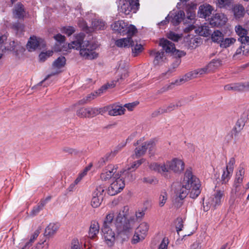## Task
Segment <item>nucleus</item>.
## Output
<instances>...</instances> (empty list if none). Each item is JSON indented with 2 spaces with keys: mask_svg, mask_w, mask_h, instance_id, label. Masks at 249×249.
<instances>
[{
  "mask_svg": "<svg viewBox=\"0 0 249 249\" xmlns=\"http://www.w3.org/2000/svg\"><path fill=\"white\" fill-rule=\"evenodd\" d=\"M117 165H108L101 174L102 180L107 181L111 179V183L108 188L107 193L110 196H114L120 193L124 187L122 171L118 170Z\"/></svg>",
  "mask_w": 249,
  "mask_h": 249,
  "instance_id": "1",
  "label": "nucleus"
},
{
  "mask_svg": "<svg viewBox=\"0 0 249 249\" xmlns=\"http://www.w3.org/2000/svg\"><path fill=\"white\" fill-rule=\"evenodd\" d=\"M200 187L198 178L193 174L191 169H187L182 181V187L179 191V197L183 199L189 195L192 198H196L200 193Z\"/></svg>",
  "mask_w": 249,
  "mask_h": 249,
  "instance_id": "2",
  "label": "nucleus"
},
{
  "mask_svg": "<svg viewBox=\"0 0 249 249\" xmlns=\"http://www.w3.org/2000/svg\"><path fill=\"white\" fill-rule=\"evenodd\" d=\"M135 219L129 215V207H123L118 213L115 220V226L119 233L131 232L135 226Z\"/></svg>",
  "mask_w": 249,
  "mask_h": 249,
  "instance_id": "3",
  "label": "nucleus"
},
{
  "mask_svg": "<svg viewBox=\"0 0 249 249\" xmlns=\"http://www.w3.org/2000/svg\"><path fill=\"white\" fill-rule=\"evenodd\" d=\"M98 47V45L96 43L85 41L83 43L81 49H80V54L85 59H96L98 57V53L96 52Z\"/></svg>",
  "mask_w": 249,
  "mask_h": 249,
  "instance_id": "4",
  "label": "nucleus"
},
{
  "mask_svg": "<svg viewBox=\"0 0 249 249\" xmlns=\"http://www.w3.org/2000/svg\"><path fill=\"white\" fill-rule=\"evenodd\" d=\"M136 146L134 150V154L136 157L138 158L144 155L148 150L150 153L153 151L155 147V143L152 141L143 142L140 139L135 144Z\"/></svg>",
  "mask_w": 249,
  "mask_h": 249,
  "instance_id": "5",
  "label": "nucleus"
},
{
  "mask_svg": "<svg viewBox=\"0 0 249 249\" xmlns=\"http://www.w3.org/2000/svg\"><path fill=\"white\" fill-rule=\"evenodd\" d=\"M139 0H121L120 1L118 9L120 12L127 15L132 11L136 13L139 8Z\"/></svg>",
  "mask_w": 249,
  "mask_h": 249,
  "instance_id": "6",
  "label": "nucleus"
},
{
  "mask_svg": "<svg viewBox=\"0 0 249 249\" xmlns=\"http://www.w3.org/2000/svg\"><path fill=\"white\" fill-rule=\"evenodd\" d=\"M149 229V225L146 222L141 223L135 229V233L132 239L133 244H136L143 240L146 236Z\"/></svg>",
  "mask_w": 249,
  "mask_h": 249,
  "instance_id": "7",
  "label": "nucleus"
},
{
  "mask_svg": "<svg viewBox=\"0 0 249 249\" xmlns=\"http://www.w3.org/2000/svg\"><path fill=\"white\" fill-rule=\"evenodd\" d=\"M166 172L170 170L173 171L175 173H181L184 169L185 164L183 161L179 159L174 158L171 160H167L165 162Z\"/></svg>",
  "mask_w": 249,
  "mask_h": 249,
  "instance_id": "8",
  "label": "nucleus"
},
{
  "mask_svg": "<svg viewBox=\"0 0 249 249\" xmlns=\"http://www.w3.org/2000/svg\"><path fill=\"white\" fill-rule=\"evenodd\" d=\"M101 108L97 107H81L76 111V114L81 118L94 117L101 112Z\"/></svg>",
  "mask_w": 249,
  "mask_h": 249,
  "instance_id": "9",
  "label": "nucleus"
},
{
  "mask_svg": "<svg viewBox=\"0 0 249 249\" xmlns=\"http://www.w3.org/2000/svg\"><path fill=\"white\" fill-rule=\"evenodd\" d=\"M102 231L106 244L109 247H112L115 241V234L112 228L110 226L103 227Z\"/></svg>",
  "mask_w": 249,
  "mask_h": 249,
  "instance_id": "10",
  "label": "nucleus"
},
{
  "mask_svg": "<svg viewBox=\"0 0 249 249\" xmlns=\"http://www.w3.org/2000/svg\"><path fill=\"white\" fill-rule=\"evenodd\" d=\"M108 114L111 116L122 115L124 114L125 109L119 103L110 105L106 107Z\"/></svg>",
  "mask_w": 249,
  "mask_h": 249,
  "instance_id": "11",
  "label": "nucleus"
},
{
  "mask_svg": "<svg viewBox=\"0 0 249 249\" xmlns=\"http://www.w3.org/2000/svg\"><path fill=\"white\" fill-rule=\"evenodd\" d=\"M109 85L103 86L100 89L94 92L91 93L87 95L85 97H84L82 99L79 101V104H85L90 102L91 101L100 96L101 93L103 92V91L108 88Z\"/></svg>",
  "mask_w": 249,
  "mask_h": 249,
  "instance_id": "12",
  "label": "nucleus"
},
{
  "mask_svg": "<svg viewBox=\"0 0 249 249\" xmlns=\"http://www.w3.org/2000/svg\"><path fill=\"white\" fill-rule=\"evenodd\" d=\"M224 196V190H217L215 191L213 196L210 199L209 202L211 203V205L213 207L215 208L221 204Z\"/></svg>",
  "mask_w": 249,
  "mask_h": 249,
  "instance_id": "13",
  "label": "nucleus"
},
{
  "mask_svg": "<svg viewBox=\"0 0 249 249\" xmlns=\"http://www.w3.org/2000/svg\"><path fill=\"white\" fill-rule=\"evenodd\" d=\"M227 18L222 13L216 14L210 20V24L213 26H221L227 22Z\"/></svg>",
  "mask_w": 249,
  "mask_h": 249,
  "instance_id": "14",
  "label": "nucleus"
},
{
  "mask_svg": "<svg viewBox=\"0 0 249 249\" xmlns=\"http://www.w3.org/2000/svg\"><path fill=\"white\" fill-rule=\"evenodd\" d=\"M235 30L239 36L238 40L241 43L249 44V36H247L248 31L241 25L236 26Z\"/></svg>",
  "mask_w": 249,
  "mask_h": 249,
  "instance_id": "15",
  "label": "nucleus"
},
{
  "mask_svg": "<svg viewBox=\"0 0 249 249\" xmlns=\"http://www.w3.org/2000/svg\"><path fill=\"white\" fill-rule=\"evenodd\" d=\"M84 39V35L83 34H79L75 36V40L72 41L71 43L68 44V48L70 49H74L78 50L81 49L82 46Z\"/></svg>",
  "mask_w": 249,
  "mask_h": 249,
  "instance_id": "16",
  "label": "nucleus"
},
{
  "mask_svg": "<svg viewBox=\"0 0 249 249\" xmlns=\"http://www.w3.org/2000/svg\"><path fill=\"white\" fill-rule=\"evenodd\" d=\"M150 54L154 56L153 63L155 66L162 65L166 59L163 52L156 51L154 50L151 51Z\"/></svg>",
  "mask_w": 249,
  "mask_h": 249,
  "instance_id": "17",
  "label": "nucleus"
},
{
  "mask_svg": "<svg viewBox=\"0 0 249 249\" xmlns=\"http://www.w3.org/2000/svg\"><path fill=\"white\" fill-rule=\"evenodd\" d=\"M159 45L163 48L166 53H173L176 49L174 43L164 38L160 40Z\"/></svg>",
  "mask_w": 249,
  "mask_h": 249,
  "instance_id": "18",
  "label": "nucleus"
},
{
  "mask_svg": "<svg viewBox=\"0 0 249 249\" xmlns=\"http://www.w3.org/2000/svg\"><path fill=\"white\" fill-rule=\"evenodd\" d=\"M126 23L123 20L115 22L111 25L112 30L121 35L124 36V30H126Z\"/></svg>",
  "mask_w": 249,
  "mask_h": 249,
  "instance_id": "19",
  "label": "nucleus"
},
{
  "mask_svg": "<svg viewBox=\"0 0 249 249\" xmlns=\"http://www.w3.org/2000/svg\"><path fill=\"white\" fill-rule=\"evenodd\" d=\"M134 42L130 37L123 38L115 41V44L120 48H127L130 46L133 47Z\"/></svg>",
  "mask_w": 249,
  "mask_h": 249,
  "instance_id": "20",
  "label": "nucleus"
},
{
  "mask_svg": "<svg viewBox=\"0 0 249 249\" xmlns=\"http://www.w3.org/2000/svg\"><path fill=\"white\" fill-rule=\"evenodd\" d=\"M213 10L212 7L209 4L200 5L198 10L199 17L201 18H206L211 14Z\"/></svg>",
  "mask_w": 249,
  "mask_h": 249,
  "instance_id": "21",
  "label": "nucleus"
},
{
  "mask_svg": "<svg viewBox=\"0 0 249 249\" xmlns=\"http://www.w3.org/2000/svg\"><path fill=\"white\" fill-rule=\"evenodd\" d=\"M59 228V225L57 224L50 223L46 228L44 235L46 236L51 237L53 236Z\"/></svg>",
  "mask_w": 249,
  "mask_h": 249,
  "instance_id": "22",
  "label": "nucleus"
},
{
  "mask_svg": "<svg viewBox=\"0 0 249 249\" xmlns=\"http://www.w3.org/2000/svg\"><path fill=\"white\" fill-rule=\"evenodd\" d=\"M99 225L97 222L93 221L91 222L89 232V235L90 238H94L99 232Z\"/></svg>",
  "mask_w": 249,
  "mask_h": 249,
  "instance_id": "23",
  "label": "nucleus"
},
{
  "mask_svg": "<svg viewBox=\"0 0 249 249\" xmlns=\"http://www.w3.org/2000/svg\"><path fill=\"white\" fill-rule=\"evenodd\" d=\"M149 168L154 171H157L160 173H166L167 171L165 167V162L160 164L158 163L153 162L149 165Z\"/></svg>",
  "mask_w": 249,
  "mask_h": 249,
  "instance_id": "24",
  "label": "nucleus"
},
{
  "mask_svg": "<svg viewBox=\"0 0 249 249\" xmlns=\"http://www.w3.org/2000/svg\"><path fill=\"white\" fill-rule=\"evenodd\" d=\"M39 45V40L36 36L30 37L27 44V48L29 51H35Z\"/></svg>",
  "mask_w": 249,
  "mask_h": 249,
  "instance_id": "25",
  "label": "nucleus"
},
{
  "mask_svg": "<svg viewBox=\"0 0 249 249\" xmlns=\"http://www.w3.org/2000/svg\"><path fill=\"white\" fill-rule=\"evenodd\" d=\"M170 16L172 18L171 22L173 25H176L181 22L185 16V14L183 11L179 10L174 15L173 17L171 15Z\"/></svg>",
  "mask_w": 249,
  "mask_h": 249,
  "instance_id": "26",
  "label": "nucleus"
},
{
  "mask_svg": "<svg viewBox=\"0 0 249 249\" xmlns=\"http://www.w3.org/2000/svg\"><path fill=\"white\" fill-rule=\"evenodd\" d=\"M92 27L96 30H104L106 28V24L103 20L96 18L92 21Z\"/></svg>",
  "mask_w": 249,
  "mask_h": 249,
  "instance_id": "27",
  "label": "nucleus"
},
{
  "mask_svg": "<svg viewBox=\"0 0 249 249\" xmlns=\"http://www.w3.org/2000/svg\"><path fill=\"white\" fill-rule=\"evenodd\" d=\"M222 65V61L219 59H213L206 66L210 72L213 71Z\"/></svg>",
  "mask_w": 249,
  "mask_h": 249,
  "instance_id": "28",
  "label": "nucleus"
},
{
  "mask_svg": "<svg viewBox=\"0 0 249 249\" xmlns=\"http://www.w3.org/2000/svg\"><path fill=\"white\" fill-rule=\"evenodd\" d=\"M245 171L243 167H239L235 175L234 183L242 185Z\"/></svg>",
  "mask_w": 249,
  "mask_h": 249,
  "instance_id": "29",
  "label": "nucleus"
},
{
  "mask_svg": "<svg viewBox=\"0 0 249 249\" xmlns=\"http://www.w3.org/2000/svg\"><path fill=\"white\" fill-rule=\"evenodd\" d=\"M196 33L200 36H208L210 35V30L206 24H204L200 27H198L196 30Z\"/></svg>",
  "mask_w": 249,
  "mask_h": 249,
  "instance_id": "30",
  "label": "nucleus"
},
{
  "mask_svg": "<svg viewBox=\"0 0 249 249\" xmlns=\"http://www.w3.org/2000/svg\"><path fill=\"white\" fill-rule=\"evenodd\" d=\"M233 12L236 18H240L245 14V9L241 5H236L233 8Z\"/></svg>",
  "mask_w": 249,
  "mask_h": 249,
  "instance_id": "31",
  "label": "nucleus"
},
{
  "mask_svg": "<svg viewBox=\"0 0 249 249\" xmlns=\"http://www.w3.org/2000/svg\"><path fill=\"white\" fill-rule=\"evenodd\" d=\"M66 63V59L64 56L59 57L55 60L53 64V69L58 70L64 66Z\"/></svg>",
  "mask_w": 249,
  "mask_h": 249,
  "instance_id": "32",
  "label": "nucleus"
},
{
  "mask_svg": "<svg viewBox=\"0 0 249 249\" xmlns=\"http://www.w3.org/2000/svg\"><path fill=\"white\" fill-rule=\"evenodd\" d=\"M185 79V77L184 76H183L182 77L180 78L179 79L176 80L174 82H172L169 85L165 86L163 88L162 91H165L168 89H172L174 85L179 86V85H181V84L187 82V81Z\"/></svg>",
  "mask_w": 249,
  "mask_h": 249,
  "instance_id": "33",
  "label": "nucleus"
},
{
  "mask_svg": "<svg viewBox=\"0 0 249 249\" xmlns=\"http://www.w3.org/2000/svg\"><path fill=\"white\" fill-rule=\"evenodd\" d=\"M114 212L112 211L108 213L104 221L103 227H109L112 225V222L114 218Z\"/></svg>",
  "mask_w": 249,
  "mask_h": 249,
  "instance_id": "34",
  "label": "nucleus"
},
{
  "mask_svg": "<svg viewBox=\"0 0 249 249\" xmlns=\"http://www.w3.org/2000/svg\"><path fill=\"white\" fill-rule=\"evenodd\" d=\"M117 72L118 73V76L119 77L117 79V81L119 82H121L128 76V70L126 68H123L119 67Z\"/></svg>",
  "mask_w": 249,
  "mask_h": 249,
  "instance_id": "35",
  "label": "nucleus"
},
{
  "mask_svg": "<svg viewBox=\"0 0 249 249\" xmlns=\"http://www.w3.org/2000/svg\"><path fill=\"white\" fill-rule=\"evenodd\" d=\"M232 172L233 171H231V170H229L226 168L223 170V174L221 176V182L222 184H226L229 182Z\"/></svg>",
  "mask_w": 249,
  "mask_h": 249,
  "instance_id": "36",
  "label": "nucleus"
},
{
  "mask_svg": "<svg viewBox=\"0 0 249 249\" xmlns=\"http://www.w3.org/2000/svg\"><path fill=\"white\" fill-rule=\"evenodd\" d=\"M224 37V35L218 30L214 31L211 35V38L213 42L217 43H221Z\"/></svg>",
  "mask_w": 249,
  "mask_h": 249,
  "instance_id": "37",
  "label": "nucleus"
},
{
  "mask_svg": "<svg viewBox=\"0 0 249 249\" xmlns=\"http://www.w3.org/2000/svg\"><path fill=\"white\" fill-rule=\"evenodd\" d=\"M15 16L17 18H22L24 17V11L23 6L21 4H18L15 8L14 12Z\"/></svg>",
  "mask_w": 249,
  "mask_h": 249,
  "instance_id": "38",
  "label": "nucleus"
},
{
  "mask_svg": "<svg viewBox=\"0 0 249 249\" xmlns=\"http://www.w3.org/2000/svg\"><path fill=\"white\" fill-rule=\"evenodd\" d=\"M235 91H246L249 90V82L234 83Z\"/></svg>",
  "mask_w": 249,
  "mask_h": 249,
  "instance_id": "39",
  "label": "nucleus"
},
{
  "mask_svg": "<svg viewBox=\"0 0 249 249\" xmlns=\"http://www.w3.org/2000/svg\"><path fill=\"white\" fill-rule=\"evenodd\" d=\"M242 53L245 55L249 53V44L241 43V46L236 50L235 55L240 54Z\"/></svg>",
  "mask_w": 249,
  "mask_h": 249,
  "instance_id": "40",
  "label": "nucleus"
},
{
  "mask_svg": "<svg viewBox=\"0 0 249 249\" xmlns=\"http://www.w3.org/2000/svg\"><path fill=\"white\" fill-rule=\"evenodd\" d=\"M126 28L124 32V35H127L128 37L131 38L137 32V28L133 25H128L126 23Z\"/></svg>",
  "mask_w": 249,
  "mask_h": 249,
  "instance_id": "41",
  "label": "nucleus"
},
{
  "mask_svg": "<svg viewBox=\"0 0 249 249\" xmlns=\"http://www.w3.org/2000/svg\"><path fill=\"white\" fill-rule=\"evenodd\" d=\"M236 41L234 38H226L222 40L220 44V46L222 48H227L231 45L233 44Z\"/></svg>",
  "mask_w": 249,
  "mask_h": 249,
  "instance_id": "42",
  "label": "nucleus"
},
{
  "mask_svg": "<svg viewBox=\"0 0 249 249\" xmlns=\"http://www.w3.org/2000/svg\"><path fill=\"white\" fill-rule=\"evenodd\" d=\"M168 195L165 191H161L159 198L158 205L159 207H162L166 202Z\"/></svg>",
  "mask_w": 249,
  "mask_h": 249,
  "instance_id": "43",
  "label": "nucleus"
},
{
  "mask_svg": "<svg viewBox=\"0 0 249 249\" xmlns=\"http://www.w3.org/2000/svg\"><path fill=\"white\" fill-rule=\"evenodd\" d=\"M103 196H97L93 195V196L91 201V205L93 208H97L100 206L101 203V202L103 200Z\"/></svg>",
  "mask_w": 249,
  "mask_h": 249,
  "instance_id": "44",
  "label": "nucleus"
},
{
  "mask_svg": "<svg viewBox=\"0 0 249 249\" xmlns=\"http://www.w3.org/2000/svg\"><path fill=\"white\" fill-rule=\"evenodd\" d=\"M246 118H240L239 119L234 126V130L236 132H239L243 129L244 127L245 123H246Z\"/></svg>",
  "mask_w": 249,
  "mask_h": 249,
  "instance_id": "45",
  "label": "nucleus"
},
{
  "mask_svg": "<svg viewBox=\"0 0 249 249\" xmlns=\"http://www.w3.org/2000/svg\"><path fill=\"white\" fill-rule=\"evenodd\" d=\"M115 154V151H114L113 152H111L110 153L107 154L104 157H103L99 160V166H101L104 165L106 163V162H107L110 159V157H114Z\"/></svg>",
  "mask_w": 249,
  "mask_h": 249,
  "instance_id": "46",
  "label": "nucleus"
},
{
  "mask_svg": "<svg viewBox=\"0 0 249 249\" xmlns=\"http://www.w3.org/2000/svg\"><path fill=\"white\" fill-rule=\"evenodd\" d=\"M242 185L233 183L231 194L233 196H238L240 195Z\"/></svg>",
  "mask_w": 249,
  "mask_h": 249,
  "instance_id": "47",
  "label": "nucleus"
},
{
  "mask_svg": "<svg viewBox=\"0 0 249 249\" xmlns=\"http://www.w3.org/2000/svg\"><path fill=\"white\" fill-rule=\"evenodd\" d=\"M143 49V48L142 45L136 43V45H134L132 49V54L133 56H137L138 54L142 51Z\"/></svg>",
  "mask_w": 249,
  "mask_h": 249,
  "instance_id": "48",
  "label": "nucleus"
},
{
  "mask_svg": "<svg viewBox=\"0 0 249 249\" xmlns=\"http://www.w3.org/2000/svg\"><path fill=\"white\" fill-rule=\"evenodd\" d=\"M39 232L38 231H35L34 234L31 237L29 241L27 242L25 246L21 248V249H25L27 247H29L32 245V244L34 242L35 239L38 237L39 235Z\"/></svg>",
  "mask_w": 249,
  "mask_h": 249,
  "instance_id": "49",
  "label": "nucleus"
},
{
  "mask_svg": "<svg viewBox=\"0 0 249 249\" xmlns=\"http://www.w3.org/2000/svg\"><path fill=\"white\" fill-rule=\"evenodd\" d=\"M232 2V0H218L217 4L220 8H227Z\"/></svg>",
  "mask_w": 249,
  "mask_h": 249,
  "instance_id": "50",
  "label": "nucleus"
},
{
  "mask_svg": "<svg viewBox=\"0 0 249 249\" xmlns=\"http://www.w3.org/2000/svg\"><path fill=\"white\" fill-rule=\"evenodd\" d=\"M194 71L196 77L209 72L206 66L204 68L198 69Z\"/></svg>",
  "mask_w": 249,
  "mask_h": 249,
  "instance_id": "51",
  "label": "nucleus"
},
{
  "mask_svg": "<svg viewBox=\"0 0 249 249\" xmlns=\"http://www.w3.org/2000/svg\"><path fill=\"white\" fill-rule=\"evenodd\" d=\"M105 190V187L103 185H99L97 187L95 190L94 191L93 195L98 196H102Z\"/></svg>",
  "mask_w": 249,
  "mask_h": 249,
  "instance_id": "52",
  "label": "nucleus"
},
{
  "mask_svg": "<svg viewBox=\"0 0 249 249\" xmlns=\"http://www.w3.org/2000/svg\"><path fill=\"white\" fill-rule=\"evenodd\" d=\"M53 52L52 51H48L46 52H42L39 55V59L41 61H44L48 57L52 56Z\"/></svg>",
  "mask_w": 249,
  "mask_h": 249,
  "instance_id": "53",
  "label": "nucleus"
},
{
  "mask_svg": "<svg viewBox=\"0 0 249 249\" xmlns=\"http://www.w3.org/2000/svg\"><path fill=\"white\" fill-rule=\"evenodd\" d=\"M167 37L174 41H178L181 38V35L177 34L173 32H170L167 34Z\"/></svg>",
  "mask_w": 249,
  "mask_h": 249,
  "instance_id": "54",
  "label": "nucleus"
},
{
  "mask_svg": "<svg viewBox=\"0 0 249 249\" xmlns=\"http://www.w3.org/2000/svg\"><path fill=\"white\" fill-rule=\"evenodd\" d=\"M61 31L68 36H70L75 32L74 28L71 26L64 27L62 29Z\"/></svg>",
  "mask_w": 249,
  "mask_h": 249,
  "instance_id": "55",
  "label": "nucleus"
},
{
  "mask_svg": "<svg viewBox=\"0 0 249 249\" xmlns=\"http://www.w3.org/2000/svg\"><path fill=\"white\" fill-rule=\"evenodd\" d=\"M49 244L45 240L42 242L38 243L33 249H48Z\"/></svg>",
  "mask_w": 249,
  "mask_h": 249,
  "instance_id": "56",
  "label": "nucleus"
},
{
  "mask_svg": "<svg viewBox=\"0 0 249 249\" xmlns=\"http://www.w3.org/2000/svg\"><path fill=\"white\" fill-rule=\"evenodd\" d=\"M54 38L59 43L60 45L64 46L65 44V37L64 36L61 35V34H57L56 36H54Z\"/></svg>",
  "mask_w": 249,
  "mask_h": 249,
  "instance_id": "57",
  "label": "nucleus"
},
{
  "mask_svg": "<svg viewBox=\"0 0 249 249\" xmlns=\"http://www.w3.org/2000/svg\"><path fill=\"white\" fill-rule=\"evenodd\" d=\"M196 17V13L194 10L190 8L188 9L187 11V17L188 19L193 20L195 19Z\"/></svg>",
  "mask_w": 249,
  "mask_h": 249,
  "instance_id": "58",
  "label": "nucleus"
},
{
  "mask_svg": "<svg viewBox=\"0 0 249 249\" xmlns=\"http://www.w3.org/2000/svg\"><path fill=\"white\" fill-rule=\"evenodd\" d=\"M184 76L185 78V79L187 81H189L194 78H196L194 71H190L186 74H185Z\"/></svg>",
  "mask_w": 249,
  "mask_h": 249,
  "instance_id": "59",
  "label": "nucleus"
},
{
  "mask_svg": "<svg viewBox=\"0 0 249 249\" xmlns=\"http://www.w3.org/2000/svg\"><path fill=\"white\" fill-rule=\"evenodd\" d=\"M163 107L165 113L170 112L176 109L175 104L174 103H171L167 106H163Z\"/></svg>",
  "mask_w": 249,
  "mask_h": 249,
  "instance_id": "60",
  "label": "nucleus"
},
{
  "mask_svg": "<svg viewBox=\"0 0 249 249\" xmlns=\"http://www.w3.org/2000/svg\"><path fill=\"white\" fill-rule=\"evenodd\" d=\"M235 164V160L233 158H231L228 163L226 165V169H228L229 170H231V171H233L234 165Z\"/></svg>",
  "mask_w": 249,
  "mask_h": 249,
  "instance_id": "61",
  "label": "nucleus"
},
{
  "mask_svg": "<svg viewBox=\"0 0 249 249\" xmlns=\"http://www.w3.org/2000/svg\"><path fill=\"white\" fill-rule=\"evenodd\" d=\"M138 102H133L131 103L125 104L123 107H126L129 111H132L138 105Z\"/></svg>",
  "mask_w": 249,
  "mask_h": 249,
  "instance_id": "62",
  "label": "nucleus"
},
{
  "mask_svg": "<svg viewBox=\"0 0 249 249\" xmlns=\"http://www.w3.org/2000/svg\"><path fill=\"white\" fill-rule=\"evenodd\" d=\"M165 113L164 110L162 107H161L159 108V109H157L156 110L154 111L152 113V116L153 117H157V116H158L160 114H162L163 113Z\"/></svg>",
  "mask_w": 249,
  "mask_h": 249,
  "instance_id": "63",
  "label": "nucleus"
},
{
  "mask_svg": "<svg viewBox=\"0 0 249 249\" xmlns=\"http://www.w3.org/2000/svg\"><path fill=\"white\" fill-rule=\"evenodd\" d=\"M71 249H80L79 242L77 239H73L72 240Z\"/></svg>",
  "mask_w": 249,
  "mask_h": 249,
  "instance_id": "64",
  "label": "nucleus"
}]
</instances>
